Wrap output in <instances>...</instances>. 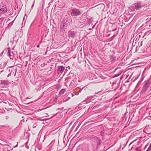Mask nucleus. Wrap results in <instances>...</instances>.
<instances>
[{"label":"nucleus","mask_w":151,"mask_h":151,"mask_svg":"<svg viewBox=\"0 0 151 151\" xmlns=\"http://www.w3.org/2000/svg\"><path fill=\"white\" fill-rule=\"evenodd\" d=\"M151 83L149 81L145 82L143 85L141 91V93L144 94L146 97L150 98L151 97V89L146 93V92L150 86Z\"/></svg>","instance_id":"obj_1"},{"label":"nucleus","mask_w":151,"mask_h":151,"mask_svg":"<svg viewBox=\"0 0 151 151\" xmlns=\"http://www.w3.org/2000/svg\"><path fill=\"white\" fill-rule=\"evenodd\" d=\"M144 5L141 4V2L139 1L138 2L136 3L133 4L131 6L132 10L133 11H137L139 10L142 6H143Z\"/></svg>","instance_id":"obj_2"},{"label":"nucleus","mask_w":151,"mask_h":151,"mask_svg":"<svg viewBox=\"0 0 151 151\" xmlns=\"http://www.w3.org/2000/svg\"><path fill=\"white\" fill-rule=\"evenodd\" d=\"M12 71H13V72H14V71H15V73L14 75V76H15L17 72V68H16L15 69L12 68V67H8L6 69V72L9 73L8 75V77L9 76L12 75Z\"/></svg>","instance_id":"obj_3"},{"label":"nucleus","mask_w":151,"mask_h":151,"mask_svg":"<svg viewBox=\"0 0 151 151\" xmlns=\"http://www.w3.org/2000/svg\"><path fill=\"white\" fill-rule=\"evenodd\" d=\"M9 83V81L6 80H1L0 81V86L4 87H7Z\"/></svg>","instance_id":"obj_4"},{"label":"nucleus","mask_w":151,"mask_h":151,"mask_svg":"<svg viewBox=\"0 0 151 151\" xmlns=\"http://www.w3.org/2000/svg\"><path fill=\"white\" fill-rule=\"evenodd\" d=\"M92 140L95 141V144H94L96 145V147L97 148L100 144L101 140L98 137L94 136H92Z\"/></svg>","instance_id":"obj_5"},{"label":"nucleus","mask_w":151,"mask_h":151,"mask_svg":"<svg viewBox=\"0 0 151 151\" xmlns=\"http://www.w3.org/2000/svg\"><path fill=\"white\" fill-rule=\"evenodd\" d=\"M68 26V24L66 23V22L65 20H63L61 24L60 27V31H62L63 29L66 28Z\"/></svg>","instance_id":"obj_6"},{"label":"nucleus","mask_w":151,"mask_h":151,"mask_svg":"<svg viewBox=\"0 0 151 151\" xmlns=\"http://www.w3.org/2000/svg\"><path fill=\"white\" fill-rule=\"evenodd\" d=\"M72 12L73 14L75 16H77L81 14L80 11L78 9L73 8L72 10Z\"/></svg>","instance_id":"obj_7"},{"label":"nucleus","mask_w":151,"mask_h":151,"mask_svg":"<svg viewBox=\"0 0 151 151\" xmlns=\"http://www.w3.org/2000/svg\"><path fill=\"white\" fill-rule=\"evenodd\" d=\"M76 33L75 32L73 31L70 30L68 32V37H71L74 38L76 37Z\"/></svg>","instance_id":"obj_8"},{"label":"nucleus","mask_w":151,"mask_h":151,"mask_svg":"<svg viewBox=\"0 0 151 151\" xmlns=\"http://www.w3.org/2000/svg\"><path fill=\"white\" fill-rule=\"evenodd\" d=\"M8 51L7 53H8L9 57L10 59L13 60L14 55H14L13 52H11L10 48L9 47L8 48Z\"/></svg>","instance_id":"obj_9"},{"label":"nucleus","mask_w":151,"mask_h":151,"mask_svg":"<svg viewBox=\"0 0 151 151\" xmlns=\"http://www.w3.org/2000/svg\"><path fill=\"white\" fill-rule=\"evenodd\" d=\"M110 60L111 62H114L116 60V56L113 55H110L109 56Z\"/></svg>","instance_id":"obj_10"},{"label":"nucleus","mask_w":151,"mask_h":151,"mask_svg":"<svg viewBox=\"0 0 151 151\" xmlns=\"http://www.w3.org/2000/svg\"><path fill=\"white\" fill-rule=\"evenodd\" d=\"M92 96H89L87 99L85 101H83V102L84 104H88L91 101V99H92Z\"/></svg>","instance_id":"obj_11"},{"label":"nucleus","mask_w":151,"mask_h":151,"mask_svg":"<svg viewBox=\"0 0 151 151\" xmlns=\"http://www.w3.org/2000/svg\"><path fill=\"white\" fill-rule=\"evenodd\" d=\"M7 12V9L6 8H3L0 9V15L4 14Z\"/></svg>","instance_id":"obj_12"},{"label":"nucleus","mask_w":151,"mask_h":151,"mask_svg":"<svg viewBox=\"0 0 151 151\" xmlns=\"http://www.w3.org/2000/svg\"><path fill=\"white\" fill-rule=\"evenodd\" d=\"M7 63H6V64L4 63H2L1 64H0V68L1 69H2L5 68L6 66V64Z\"/></svg>","instance_id":"obj_13"},{"label":"nucleus","mask_w":151,"mask_h":151,"mask_svg":"<svg viewBox=\"0 0 151 151\" xmlns=\"http://www.w3.org/2000/svg\"><path fill=\"white\" fill-rule=\"evenodd\" d=\"M65 91H66V90L65 89H62L60 90L59 95H61L63 94L65 92Z\"/></svg>","instance_id":"obj_14"},{"label":"nucleus","mask_w":151,"mask_h":151,"mask_svg":"<svg viewBox=\"0 0 151 151\" xmlns=\"http://www.w3.org/2000/svg\"><path fill=\"white\" fill-rule=\"evenodd\" d=\"M58 69L60 70L63 71L65 70V67L63 66H60L59 67Z\"/></svg>","instance_id":"obj_15"},{"label":"nucleus","mask_w":151,"mask_h":151,"mask_svg":"<svg viewBox=\"0 0 151 151\" xmlns=\"http://www.w3.org/2000/svg\"><path fill=\"white\" fill-rule=\"evenodd\" d=\"M134 142V141L132 142H131L129 145V151H131V150H132V148L134 147V145L132 146V147H131V148H130V145Z\"/></svg>","instance_id":"obj_16"},{"label":"nucleus","mask_w":151,"mask_h":151,"mask_svg":"<svg viewBox=\"0 0 151 151\" xmlns=\"http://www.w3.org/2000/svg\"><path fill=\"white\" fill-rule=\"evenodd\" d=\"M122 73V72L121 71H120L117 74H115V75H114V77H116L119 76L121 75Z\"/></svg>","instance_id":"obj_17"},{"label":"nucleus","mask_w":151,"mask_h":151,"mask_svg":"<svg viewBox=\"0 0 151 151\" xmlns=\"http://www.w3.org/2000/svg\"><path fill=\"white\" fill-rule=\"evenodd\" d=\"M55 142V140H52L51 142L50 143V144H49V145L50 146L52 147L53 146V145L54 142Z\"/></svg>","instance_id":"obj_18"},{"label":"nucleus","mask_w":151,"mask_h":151,"mask_svg":"<svg viewBox=\"0 0 151 151\" xmlns=\"http://www.w3.org/2000/svg\"><path fill=\"white\" fill-rule=\"evenodd\" d=\"M14 20L12 21L11 22L9 23V24H8V27H11V26L12 24L13 23H14Z\"/></svg>","instance_id":"obj_19"},{"label":"nucleus","mask_w":151,"mask_h":151,"mask_svg":"<svg viewBox=\"0 0 151 151\" xmlns=\"http://www.w3.org/2000/svg\"><path fill=\"white\" fill-rule=\"evenodd\" d=\"M151 150V143L148 149L146 151H150Z\"/></svg>","instance_id":"obj_20"},{"label":"nucleus","mask_w":151,"mask_h":151,"mask_svg":"<svg viewBox=\"0 0 151 151\" xmlns=\"http://www.w3.org/2000/svg\"><path fill=\"white\" fill-rule=\"evenodd\" d=\"M142 41L141 42H139L138 43V45L139 46V48L142 46Z\"/></svg>","instance_id":"obj_21"},{"label":"nucleus","mask_w":151,"mask_h":151,"mask_svg":"<svg viewBox=\"0 0 151 151\" xmlns=\"http://www.w3.org/2000/svg\"><path fill=\"white\" fill-rule=\"evenodd\" d=\"M4 111H5L3 109H0V113H3L4 112Z\"/></svg>","instance_id":"obj_22"},{"label":"nucleus","mask_w":151,"mask_h":151,"mask_svg":"<svg viewBox=\"0 0 151 151\" xmlns=\"http://www.w3.org/2000/svg\"><path fill=\"white\" fill-rule=\"evenodd\" d=\"M37 126V124L35 123L33 126V128H35L36 126Z\"/></svg>","instance_id":"obj_23"},{"label":"nucleus","mask_w":151,"mask_h":151,"mask_svg":"<svg viewBox=\"0 0 151 151\" xmlns=\"http://www.w3.org/2000/svg\"><path fill=\"white\" fill-rule=\"evenodd\" d=\"M136 151H141V150L140 148H137Z\"/></svg>","instance_id":"obj_24"},{"label":"nucleus","mask_w":151,"mask_h":151,"mask_svg":"<svg viewBox=\"0 0 151 151\" xmlns=\"http://www.w3.org/2000/svg\"><path fill=\"white\" fill-rule=\"evenodd\" d=\"M34 4H35V1H34L33 4L31 6V9L33 8V6L34 5Z\"/></svg>","instance_id":"obj_25"},{"label":"nucleus","mask_w":151,"mask_h":151,"mask_svg":"<svg viewBox=\"0 0 151 151\" xmlns=\"http://www.w3.org/2000/svg\"><path fill=\"white\" fill-rule=\"evenodd\" d=\"M88 24H91V20H89V21H88Z\"/></svg>","instance_id":"obj_26"},{"label":"nucleus","mask_w":151,"mask_h":151,"mask_svg":"<svg viewBox=\"0 0 151 151\" xmlns=\"http://www.w3.org/2000/svg\"><path fill=\"white\" fill-rule=\"evenodd\" d=\"M58 114V113H57L56 114H55L53 116H52L50 118V119L51 118H52L53 117H54L57 114Z\"/></svg>","instance_id":"obj_27"},{"label":"nucleus","mask_w":151,"mask_h":151,"mask_svg":"<svg viewBox=\"0 0 151 151\" xmlns=\"http://www.w3.org/2000/svg\"><path fill=\"white\" fill-rule=\"evenodd\" d=\"M83 88H83L81 89H80L79 91V93H81Z\"/></svg>","instance_id":"obj_28"},{"label":"nucleus","mask_w":151,"mask_h":151,"mask_svg":"<svg viewBox=\"0 0 151 151\" xmlns=\"http://www.w3.org/2000/svg\"><path fill=\"white\" fill-rule=\"evenodd\" d=\"M78 94H79V93H78L77 92H76L75 95H78Z\"/></svg>","instance_id":"obj_29"},{"label":"nucleus","mask_w":151,"mask_h":151,"mask_svg":"<svg viewBox=\"0 0 151 151\" xmlns=\"http://www.w3.org/2000/svg\"><path fill=\"white\" fill-rule=\"evenodd\" d=\"M46 136L45 135L44 137V140L43 141V142L44 140L46 138Z\"/></svg>","instance_id":"obj_30"},{"label":"nucleus","mask_w":151,"mask_h":151,"mask_svg":"<svg viewBox=\"0 0 151 151\" xmlns=\"http://www.w3.org/2000/svg\"><path fill=\"white\" fill-rule=\"evenodd\" d=\"M35 21V20H34L32 22V24H31V26H32V24H33V23Z\"/></svg>","instance_id":"obj_31"},{"label":"nucleus","mask_w":151,"mask_h":151,"mask_svg":"<svg viewBox=\"0 0 151 151\" xmlns=\"http://www.w3.org/2000/svg\"><path fill=\"white\" fill-rule=\"evenodd\" d=\"M71 95H72V97H73V96H74L75 95V94H73L72 93H71Z\"/></svg>","instance_id":"obj_32"},{"label":"nucleus","mask_w":151,"mask_h":151,"mask_svg":"<svg viewBox=\"0 0 151 151\" xmlns=\"http://www.w3.org/2000/svg\"><path fill=\"white\" fill-rule=\"evenodd\" d=\"M18 146V144H17V145H16L15 146H14V147H17Z\"/></svg>","instance_id":"obj_33"},{"label":"nucleus","mask_w":151,"mask_h":151,"mask_svg":"<svg viewBox=\"0 0 151 151\" xmlns=\"http://www.w3.org/2000/svg\"><path fill=\"white\" fill-rule=\"evenodd\" d=\"M14 73V72H13V71H12V74L13 75Z\"/></svg>","instance_id":"obj_34"},{"label":"nucleus","mask_w":151,"mask_h":151,"mask_svg":"<svg viewBox=\"0 0 151 151\" xmlns=\"http://www.w3.org/2000/svg\"><path fill=\"white\" fill-rule=\"evenodd\" d=\"M76 151H83L82 150H78Z\"/></svg>","instance_id":"obj_35"},{"label":"nucleus","mask_w":151,"mask_h":151,"mask_svg":"<svg viewBox=\"0 0 151 151\" xmlns=\"http://www.w3.org/2000/svg\"><path fill=\"white\" fill-rule=\"evenodd\" d=\"M6 119H8L9 118V117H8V116H6Z\"/></svg>","instance_id":"obj_36"},{"label":"nucleus","mask_w":151,"mask_h":151,"mask_svg":"<svg viewBox=\"0 0 151 151\" xmlns=\"http://www.w3.org/2000/svg\"><path fill=\"white\" fill-rule=\"evenodd\" d=\"M139 48L138 47H138L137 46L136 48V50H137V49H138Z\"/></svg>","instance_id":"obj_37"},{"label":"nucleus","mask_w":151,"mask_h":151,"mask_svg":"<svg viewBox=\"0 0 151 151\" xmlns=\"http://www.w3.org/2000/svg\"><path fill=\"white\" fill-rule=\"evenodd\" d=\"M37 47H40V45H37Z\"/></svg>","instance_id":"obj_38"},{"label":"nucleus","mask_w":151,"mask_h":151,"mask_svg":"<svg viewBox=\"0 0 151 151\" xmlns=\"http://www.w3.org/2000/svg\"><path fill=\"white\" fill-rule=\"evenodd\" d=\"M67 101V100H64V102H66V101Z\"/></svg>","instance_id":"obj_39"},{"label":"nucleus","mask_w":151,"mask_h":151,"mask_svg":"<svg viewBox=\"0 0 151 151\" xmlns=\"http://www.w3.org/2000/svg\"><path fill=\"white\" fill-rule=\"evenodd\" d=\"M46 108H45L44 109H45ZM39 109L40 110V111H41L42 110V109Z\"/></svg>","instance_id":"obj_40"},{"label":"nucleus","mask_w":151,"mask_h":151,"mask_svg":"<svg viewBox=\"0 0 151 151\" xmlns=\"http://www.w3.org/2000/svg\"><path fill=\"white\" fill-rule=\"evenodd\" d=\"M3 52H2L1 53V54H3Z\"/></svg>","instance_id":"obj_41"},{"label":"nucleus","mask_w":151,"mask_h":151,"mask_svg":"<svg viewBox=\"0 0 151 151\" xmlns=\"http://www.w3.org/2000/svg\"><path fill=\"white\" fill-rule=\"evenodd\" d=\"M94 27V26H93V27H92V28H93Z\"/></svg>","instance_id":"obj_42"},{"label":"nucleus","mask_w":151,"mask_h":151,"mask_svg":"<svg viewBox=\"0 0 151 151\" xmlns=\"http://www.w3.org/2000/svg\"><path fill=\"white\" fill-rule=\"evenodd\" d=\"M147 147V145H146L145 146V147Z\"/></svg>","instance_id":"obj_43"},{"label":"nucleus","mask_w":151,"mask_h":151,"mask_svg":"<svg viewBox=\"0 0 151 151\" xmlns=\"http://www.w3.org/2000/svg\"><path fill=\"white\" fill-rule=\"evenodd\" d=\"M69 99H70V98H69L68 100H69Z\"/></svg>","instance_id":"obj_44"},{"label":"nucleus","mask_w":151,"mask_h":151,"mask_svg":"<svg viewBox=\"0 0 151 151\" xmlns=\"http://www.w3.org/2000/svg\"><path fill=\"white\" fill-rule=\"evenodd\" d=\"M2 71H3V70L1 71V72Z\"/></svg>","instance_id":"obj_45"}]
</instances>
